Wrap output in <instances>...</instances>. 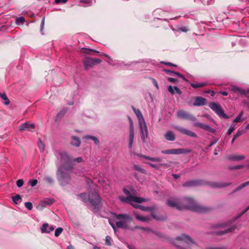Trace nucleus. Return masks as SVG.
Segmentation results:
<instances>
[{
  "label": "nucleus",
  "mask_w": 249,
  "mask_h": 249,
  "mask_svg": "<svg viewBox=\"0 0 249 249\" xmlns=\"http://www.w3.org/2000/svg\"><path fill=\"white\" fill-rule=\"evenodd\" d=\"M167 205L171 208H175L178 210L189 209L201 213H207L211 210V208L202 206L190 197H186L182 199L178 198H172L167 201Z\"/></svg>",
  "instance_id": "obj_1"
},
{
  "label": "nucleus",
  "mask_w": 249,
  "mask_h": 249,
  "mask_svg": "<svg viewBox=\"0 0 249 249\" xmlns=\"http://www.w3.org/2000/svg\"><path fill=\"white\" fill-rule=\"evenodd\" d=\"M115 218L119 220L116 222V226L119 228L126 229L128 228L127 223H130L132 218L126 214H114Z\"/></svg>",
  "instance_id": "obj_2"
},
{
  "label": "nucleus",
  "mask_w": 249,
  "mask_h": 249,
  "mask_svg": "<svg viewBox=\"0 0 249 249\" xmlns=\"http://www.w3.org/2000/svg\"><path fill=\"white\" fill-rule=\"evenodd\" d=\"M56 178L61 186H65L69 183L71 177L69 174L64 171L62 167H59L56 173Z\"/></svg>",
  "instance_id": "obj_3"
},
{
  "label": "nucleus",
  "mask_w": 249,
  "mask_h": 249,
  "mask_svg": "<svg viewBox=\"0 0 249 249\" xmlns=\"http://www.w3.org/2000/svg\"><path fill=\"white\" fill-rule=\"evenodd\" d=\"M102 199L99 195L95 191L89 192V201L90 204L93 207L94 209L98 210L101 208V201Z\"/></svg>",
  "instance_id": "obj_4"
},
{
  "label": "nucleus",
  "mask_w": 249,
  "mask_h": 249,
  "mask_svg": "<svg viewBox=\"0 0 249 249\" xmlns=\"http://www.w3.org/2000/svg\"><path fill=\"white\" fill-rule=\"evenodd\" d=\"M209 107L211 109L217 113L220 117H222L225 119L229 118V116L224 113L221 106L218 104L214 102L211 103L209 105Z\"/></svg>",
  "instance_id": "obj_5"
},
{
  "label": "nucleus",
  "mask_w": 249,
  "mask_h": 249,
  "mask_svg": "<svg viewBox=\"0 0 249 249\" xmlns=\"http://www.w3.org/2000/svg\"><path fill=\"white\" fill-rule=\"evenodd\" d=\"M175 241L180 242H184L188 246L190 245H196V242L188 235L186 234H181L175 238Z\"/></svg>",
  "instance_id": "obj_6"
},
{
  "label": "nucleus",
  "mask_w": 249,
  "mask_h": 249,
  "mask_svg": "<svg viewBox=\"0 0 249 249\" xmlns=\"http://www.w3.org/2000/svg\"><path fill=\"white\" fill-rule=\"evenodd\" d=\"M191 152L189 149H170V150H164L161 151V153L165 154H181L188 153Z\"/></svg>",
  "instance_id": "obj_7"
},
{
  "label": "nucleus",
  "mask_w": 249,
  "mask_h": 249,
  "mask_svg": "<svg viewBox=\"0 0 249 249\" xmlns=\"http://www.w3.org/2000/svg\"><path fill=\"white\" fill-rule=\"evenodd\" d=\"M120 200L122 202H125L127 200L130 202H134L138 203H141L144 201V198L135 196L132 195H130L127 197L121 196L120 197Z\"/></svg>",
  "instance_id": "obj_8"
},
{
  "label": "nucleus",
  "mask_w": 249,
  "mask_h": 249,
  "mask_svg": "<svg viewBox=\"0 0 249 249\" xmlns=\"http://www.w3.org/2000/svg\"><path fill=\"white\" fill-rule=\"evenodd\" d=\"M140 127V135H141V140L143 142H146V139L148 137V131L146 123H143L139 124Z\"/></svg>",
  "instance_id": "obj_9"
},
{
  "label": "nucleus",
  "mask_w": 249,
  "mask_h": 249,
  "mask_svg": "<svg viewBox=\"0 0 249 249\" xmlns=\"http://www.w3.org/2000/svg\"><path fill=\"white\" fill-rule=\"evenodd\" d=\"M177 116L179 118L188 119L193 121L196 120L193 115L190 114L188 112H186V111H183V110H179L177 111Z\"/></svg>",
  "instance_id": "obj_10"
},
{
  "label": "nucleus",
  "mask_w": 249,
  "mask_h": 249,
  "mask_svg": "<svg viewBox=\"0 0 249 249\" xmlns=\"http://www.w3.org/2000/svg\"><path fill=\"white\" fill-rule=\"evenodd\" d=\"M204 184V181L199 179L191 180L186 181L183 184L182 186L184 187H193L200 186Z\"/></svg>",
  "instance_id": "obj_11"
},
{
  "label": "nucleus",
  "mask_w": 249,
  "mask_h": 249,
  "mask_svg": "<svg viewBox=\"0 0 249 249\" xmlns=\"http://www.w3.org/2000/svg\"><path fill=\"white\" fill-rule=\"evenodd\" d=\"M194 102L193 104V106L195 107H201L205 106L207 104V101L206 98L197 96L194 97Z\"/></svg>",
  "instance_id": "obj_12"
},
{
  "label": "nucleus",
  "mask_w": 249,
  "mask_h": 249,
  "mask_svg": "<svg viewBox=\"0 0 249 249\" xmlns=\"http://www.w3.org/2000/svg\"><path fill=\"white\" fill-rule=\"evenodd\" d=\"M174 128L176 131L180 132L181 133L186 134L187 135H188L190 137H192L193 138L197 137V135L195 132H194L191 130H188V129H186L185 128H184L183 127H180L178 126H175L174 127Z\"/></svg>",
  "instance_id": "obj_13"
},
{
  "label": "nucleus",
  "mask_w": 249,
  "mask_h": 249,
  "mask_svg": "<svg viewBox=\"0 0 249 249\" xmlns=\"http://www.w3.org/2000/svg\"><path fill=\"white\" fill-rule=\"evenodd\" d=\"M130 122V130L129 135V144L128 147L131 149L132 147L133 139L134 137V130L133 128V122L131 118H129Z\"/></svg>",
  "instance_id": "obj_14"
},
{
  "label": "nucleus",
  "mask_w": 249,
  "mask_h": 249,
  "mask_svg": "<svg viewBox=\"0 0 249 249\" xmlns=\"http://www.w3.org/2000/svg\"><path fill=\"white\" fill-rule=\"evenodd\" d=\"M156 209V206H153L152 207H150L149 208V210L151 211V215L152 217L157 221H164L166 219V216L161 215L160 214H157L154 211V210Z\"/></svg>",
  "instance_id": "obj_15"
},
{
  "label": "nucleus",
  "mask_w": 249,
  "mask_h": 249,
  "mask_svg": "<svg viewBox=\"0 0 249 249\" xmlns=\"http://www.w3.org/2000/svg\"><path fill=\"white\" fill-rule=\"evenodd\" d=\"M236 227H237L235 225H232L231 226H230V227H228L227 229L224 230L214 231L213 234L215 235H224L233 231L236 228Z\"/></svg>",
  "instance_id": "obj_16"
},
{
  "label": "nucleus",
  "mask_w": 249,
  "mask_h": 249,
  "mask_svg": "<svg viewBox=\"0 0 249 249\" xmlns=\"http://www.w3.org/2000/svg\"><path fill=\"white\" fill-rule=\"evenodd\" d=\"M35 128V125L29 122L22 124L19 126L20 131H32Z\"/></svg>",
  "instance_id": "obj_17"
},
{
  "label": "nucleus",
  "mask_w": 249,
  "mask_h": 249,
  "mask_svg": "<svg viewBox=\"0 0 249 249\" xmlns=\"http://www.w3.org/2000/svg\"><path fill=\"white\" fill-rule=\"evenodd\" d=\"M194 126L201 128L206 131H208L213 133L215 132V130L214 129L212 128L209 125L199 122L195 123L194 124Z\"/></svg>",
  "instance_id": "obj_18"
},
{
  "label": "nucleus",
  "mask_w": 249,
  "mask_h": 249,
  "mask_svg": "<svg viewBox=\"0 0 249 249\" xmlns=\"http://www.w3.org/2000/svg\"><path fill=\"white\" fill-rule=\"evenodd\" d=\"M194 126L201 128L206 131H208L213 133L215 132V130L214 129L212 128L209 125L199 122L195 123L194 124Z\"/></svg>",
  "instance_id": "obj_19"
},
{
  "label": "nucleus",
  "mask_w": 249,
  "mask_h": 249,
  "mask_svg": "<svg viewBox=\"0 0 249 249\" xmlns=\"http://www.w3.org/2000/svg\"><path fill=\"white\" fill-rule=\"evenodd\" d=\"M231 184V183L227 182H212L210 184V186L213 188H222V187H228Z\"/></svg>",
  "instance_id": "obj_20"
},
{
  "label": "nucleus",
  "mask_w": 249,
  "mask_h": 249,
  "mask_svg": "<svg viewBox=\"0 0 249 249\" xmlns=\"http://www.w3.org/2000/svg\"><path fill=\"white\" fill-rule=\"evenodd\" d=\"M227 159L231 160L239 161L244 160L245 159V156L243 155H230L227 156Z\"/></svg>",
  "instance_id": "obj_21"
},
{
  "label": "nucleus",
  "mask_w": 249,
  "mask_h": 249,
  "mask_svg": "<svg viewBox=\"0 0 249 249\" xmlns=\"http://www.w3.org/2000/svg\"><path fill=\"white\" fill-rule=\"evenodd\" d=\"M164 137L165 139L169 141H174L176 139V135L175 133L172 131H168L164 134Z\"/></svg>",
  "instance_id": "obj_22"
},
{
  "label": "nucleus",
  "mask_w": 249,
  "mask_h": 249,
  "mask_svg": "<svg viewBox=\"0 0 249 249\" xmlns=\"http://www.w3.org/2000/svg\"><path fill=\"white\" fill-rule=\"evenodd\" d=\"M133 111L135 112L136 115L137 116L138 121H139V124H142L143 123H145V120L143 118V116L142 114V112L140 111L139 109H136L134 108H133Z\"/></svg>",
  "instance_id": "obj_23"
},
{
  "label": "nucleus",
  "mask_w": 249,
  "mask_h": 249,
  "mask_svg": "<svg viewBox=\"0 0 249 249\" xmlns=\"http://www.w3.org/2000/svg\"><path fill=\"white\" fill-rule=\"evenodd\" d=\"M81 52L83 53L91 55H97L99 53L98 52L94 50L90 49L89 48H83L81 49Z\"/></svg>",
  "instance_id": "obj_24"
},
{
  "label": "nucleus",
  "mask_w": 249,
  "mask_h": 249,
  "mask_svg": "<svg viewBox=\"0 0 249 249\" xmlns=\"http://www.w3.org/2000/svg\"><path fill=\"white\" fill-rule=\"evenodd\" d=\"M72 160H71L62 163V165L60 167H61V169H65L67 170H71L73 168L72 165Z\"/></svg>",
  "instance_id": "obj_25"
},
{
  "label": "nucleus",
  "mask_w": 249,
  "mask_h": 249,
  "mask_svg": "<svg viewBox=\"0 0 249 249\" xmlns=\"http://www.w3.org/2000/svg\"><path fill=\"white\" fill-rule=\"evenodd\" d=\"M135 215L136 218L139 221L149 222L151 220V218L149 216H142L138 214L137 213H135Z\"/></svg>",
  "instance_id": "obj_26"
},
{
  "label": "nucleus",
  "mask_w": 249,
  "mask_h": 249,
  "mask_svg": "<svg viewBox=\"0 0 249 249\" xmlns=\"http://www.w3.org/2000/svg\"><path fill=\"white\" fill-rule=\"evenodd\" d=\"M60 155V157H61V161H62V163L72 160L71 157L66 152L61 153Z\"/></svg>",
  "instance_id": "obj_27"
},
{
  "label": "nucleus",
  "mask_w": 249,
  "mask_h": 249,
  "mask_svg": "<svg viewBox=\"0 0 249 249\" xmlns=\"http://www.w3.org/2000/svg\"><path fill=\"white\" fill-rule=\"evenodd\" d=\"M77 196L80 197L84 203H87L89 201V194L86 193H81L77 195Z\"/></svg>",
  "instance_id": "obj_28"
},
{
  "label": "nucleus",
  "mask_w": 249,
  "mask_h": 249,
  "mask_svg": "<svg viewBox=\"0 0 249 249\" xmlns=\"http://www.w3.org/2000/svg\"><path fill=\"white\" fill-rule=\"evenodd\" d=\"M81 142L79 138L76 136H72L71 144L74 146L79 147L80 145Z\"/></svg>",
  "instance_id": "obj_29"
},
{
  "label": "nucleus",
  "mask_w": 249,
  "mask_h": 249,
  "mask_svg": "<svg viewBox=\"0 0 249 249\" xmlns=\"http://www.w3.org/2000/svg\"><path fill=\"white\" fill-rule=\"evenodd\" d=\"M191 87L194 89H197L200 88L204 87L208 85L207 82H204L201 83H192L191 84Z\"/></svg>",
  "instance_id": "obj_30"
},
{
  "label": "nucleus",
  "mask_w": 249,
  "mask_h": 249,
  "mask_svg": "<svg viewBox=\"0 0 249 249\" xmlns=\"http://www.w3.org/2000/svg\"><path fill=\"white\" fill-rule=\"evenodd\" d=\"M139 156L146 160H150L154 162H160L162 160L160 158H153L142 154H140Z\"/></svg>",
  "instance_id": "obj_31"
},
{
  "label": "nucleus",
  "mask_w": 249,
  "mask_h": 249,
  "mask_svg": "<svg viewBox=\"0 0 249 249\" xmlns=\"http://www.w3.org/2000/svg\"><path fill=\"white\" fill-rule=\"evenodd\" d=\"M53 199H46L42 201V206L43 207L50 206L53 204Z\"/></svg>",
  "instance_id": "obj_32"
},
{
  "label": "nucleus",
  "mask_w": 249,
  "mask_h": 249,
  "mask_svg": "<svg viewBox=\"0 0 249 249\" xmlns=\"http://www.w3.org/2000/svg\"><path fill=\"white\" fill-rule=\"evenodd\" d=\"M0 97L3 99L5 101V104L6 105H8L10 104V100H9L5 92L1 93L0 92Z\"/></svg>",
  "instance_id": "obj_33"
},
{
  "label": "nucleus",
  "mask_w": 249,
  "mask_h": 249,
  "mask_svg": "<svg viewBox=\"0 0 249 249\" xmlns=\"http://www.w3.org/2000/svg\"><path fill=\"white\" fill-rule=\"evenodd\" d=\"M25 21V19L23 17H19L16 18V24L17 25H20L24 23Z\"/></svg>",
  "instance_id": "obj_34"
},
{
  "label": "nucleus",
  "mask_w": 249,
  "mask_h": 249,
  "mask_svg": "<svg viewBox=\"0 0 249 249\" xmlns=\"http://www.w3.org/2000/svg\"><path fill=\"white\" fill-rule=\"evenodd\" d=\"M44 179L46 182L50 184H51L53 182V179L50 176L45 177Z\"/></svg>",
  "instance_id": "obj_35"
},
{
  "label": "nucleus",
  "mask_w": 249,
  "mask_h": 249,
  "mask_svg": "<svg viewBox=\"0 0 249 249\" xmlns=\"http://www.w3.org/2000/svg\"><path fill=\"white\" fill-rule=\"evenodd\" d=\"M133 168L134 170H136L139 172H140L143 174H146V171L145 169H143V168H142L141 167H139V166L137 165H134Z\"/></svg>",
  "instance_id": "obj_36"
},
{
  "label": "nucleus",
  "mask_w": 249,
  "mask_h": 249,
  "mask_svg": "<svg viewBox=\"0 0 249 249\" xmlns=\"http://www.w3.org/2000/svg\"><path fill=\"white\" fill-rule=\"evenodd\" d=\"M245 133V131L244 129H239L237 131L235 134L233 135L236 138H237L238 137H240L241 135H243Z\"/></svg>",
  "instance_id": "obj_37"
},
{
  "label": "nucleus",
  "mask_w": 249,
  "mask_h": 249,
  "mask_svg": "<svg viewBox=\"0 0 249 249\" xmlns=\"http://www.w3.org/2000/svg\"><path fill=\"white\" fill-rule=\"evenodd\" d=\"M150 232L153 233L154 234H155L156 236H158V237H160V238H163L164 237V235L163 234H162L161 232L159 231H155L152 230V231H151Z\"/></svg>",
  "instance_id": "obj_38"
},
{
  "label": "nucleus",
  "mask_w": 249,
  "mask_h": 249,
  "mask_svg": "<svg viewBox=\"0 0 249 249\" xmlns=\"http://www.w3.org/2000/svg\"><path fill=\"white\" fill-rule=\"evenodd\" d=\"M244 112L243 111H242L240 112V113L238 114V116H236V117L234 119L233 121V123H238L241 121V118L243 115Z\"/></svg>",
  "instance_id": "obj_39"
},
{
  "label": "nucleus",
  "mask_w": 249,
  "mask_h": 249,
  "mask_svg": "<svg viewBox=\"0 0 249 249\" xmlns=\"http://www.w3.org/2000/svg\"><path fill=\"white\" fill-rule=\"evenodd\" d=\"M167 73H170L172 72V73H175V74L177 75L179 77L182 78L185 81H186V79L183 76V75L181 74L180 73H179L178 72H173L169 70H165V71Z\"/></svg>",
  "instance_id": "obj_40"
},
{
  "label": "nucleus",
  "mask_w": 249,
  "mask_h": 249,
  "mask_svg": "<svg viewBox=\"0 0 249 249\" xmlns=\"http://www.w3.org/2000/svg\"><path fill=\"white\" fill-rule=\"evenodd\" d=\"M63 232V228L62 227H58L56 229L55 232H54V235L56 237H58L59 235H60L62 232Z\"/></svg>",
  "instance_id": "obj_41"
},
{
  "label": "nucleus",
  "mask_w": 249,
  "mask_h": 249,
  "mask_svg": "<svg viewBox=\"0 0 249 249\" xmlns=\"http://www.w3.org/2000/svg\"><path fill=\"white\" fill-rule=\"evenodd\" d=\"M21 200V197L19 195L17 194L15 196L12 197V200L14 204H17L18 201Z\"/></svg>",
  "instance_id": "obj_42"
},
{
  "label": "nucleus",
  "mask_w": 249,
  "mask_h": 249,
  "mask_svg": "<svg viewBox=\"0 0 249 249\" xmlns=\"http://www.w3.org/2000/svg\"><path fill=\"white\" fill-rule=\"evenodd\" d=\"M249 210V208H248V206L244 210V211L241 213H240V214H238L237 216H236L235 217H234L233 218V221H235L237 218H240L242 215H243L245 213H246Z\"/></svg>",
  "instance_id": "obj_43"
},
{
  "label": "nucleus",
  "mask_w": 249,
  "mask_h": 249,
  "mask_svg": "<svg viewBox=\"0 0 249 249\" xmlns=\"http://www.w3.org/2000/svg\"><path fill=\"white\" fill-rule=\"evenodd\" d=\"M135 228L136 229H140V230H143V231H146L147 232H150L151 231H152V229H151L150 228H149V227L145 228V227H139V226H136L135 227Z\"/></svg>",
  "instance_id": "obj_44"
},
{
  "label": "nucleus",
  "mask_w": 249,
  "mask_h": 249,
  "mask_svg": "<svg viewBox=\"0 0 249 249\" xmlns=\"http://www.w3.org/2000/svg\"><path fill=\"white\" fill-rule=\"evenodd\" d=\"M106 245L107 246H111L112 245V240L111 237L107 235L106 237Z\"/></svg>",
  "instance_id": "obj_45"
},
{
  "label": "nucleus",
  "mask_w": 249,
  "mask_h": 249,
  "mask_svg": "<svg viewBox=\"0 0 249 249\" xmlns=\"http://www.w3.org/2000/svg\"><path fill=\"white\" fill-rule=\"evenodd\" d=\"M244 167V165H236L235 166L232 167H229V169L230 170H239V169H242V168Z\"/></svg>",
  "instance_id": "obj_46"
},
{
  "label": "nucleus",
  "mask_w": 249,
  "mask_h": 249,
  "mask_svg": "<svg viewBox=\"0 0 249 249\" xmlns=\"http://www.w3.org/2000/svg\"><path fill=\"white\" fill-rule=\"evenodd\" d=\"M79 1L85 3L86 6H90L92 3V0H80Z\"/></svg>",
  "instance_id": "obj_47"
},
{
  "label": "nucleus",
  "mask_w": 249,
  "mask_h": 249,
  "mask_svg": "<svg viewBox=\"0 0 249 249\" xmlns=\"http://www.w3.org/2000/svg\"><path fill=\"white\" fill-rule=\"evenodd\" d=\"M67 110L68 109L67 108L63 109L62 110L57 113V117H62L67 112Z\"/></svg>",
  "instance_id": "obj_48"
},
{
  "label": "nucleus",
  "mask_w": 249,
  "mask_h": 249,
  "mask_svg": "<svg viewBox=\"0 0 249 249\" xmlns=\"http://www.w3.org/2000/svg\"><path fill=\"white\" fill-rule=\"evenodd\" d=\"M45 25V17L43 18L41 20V24H40V32L42 35H44L43 32V30L44 27Z\"/></svg>",
  "instance_id": "obj_49"
},
{
  "label": "nucleus",
  "mask_w": 249,
  "mask_h": 249,
  "mask_svg": "<svg viewBox=\"0 0 249 249\" xmlns=\"http://www.w3.org/2000/svg\"><path fill=\"white\" fill-rule=\"evenodd\" d=\"M48 228H49V225L48 224L46 223L43 224V226H42V228H41V230H42V232H47Z\"/></svg>",
  "instance_id": "obj_50"
},
{
  "label": "nucleus",
  "mask_w": 249,
  "mask_h": 249,
  "mask_svg": "<svg viewBox=\"0 0 249 249\" xmlns=\"http://www.w3.org/2000/svg\"><path fill=\"white\" fill-rule=\"evenodd\" d=\"M24 184V181L23 179H19L16 181V185L18 187H21L23 186Z\"/></svg>",
  "instance_id": "obj_51"
},
{
  "label": "nucleus",
  "mask_w": 249,
  "mask_h": 249,
  "mask_svg": "<svg viewBox=\"0 0 249 249\" xmlns=\"http://www.w3.org/2000/svg\"><path fill=\"white\" fill-rule=\"evenodd\" d=\"M177 31L178 32H187L188 31V29L185 26H183L178 28Z\"/></svg>",
  "instance_id": "obj_52"
},
{
  "label": "nucleus",
  "mask_w": 249,
  "mask_h": 249,
  "mask_svg": "<svg viewBox=\"0 0 249 249\" xmlns=\"http://www.w3.org/2000/svg\"><path fill=\"white\" fill-rule=\"evenodd\" d=\"M25 206L29 210H31L33 209V205L32 203L29 202H26Z\"/></svg>",
  "instance_id": "obj_53"
},
{
  "label": "nucleus",
  "mask_w": 249,
  "mask_h": 249,
  "mask_svg": "<svg viewBox=\"0 0 249 249\" xmlns=\"http://www.w3.org/2000/svg\"><path fill=\"white\" fill-rule=\"evenodd\" d=\"M85 64V69L87 70H89L90 68L93 67L94 63H84Z\"/></svg>",
  "instance_id": "obj_54"
},
{
  "label": "nucleus",
  "mask_w": 249,
  "mask_h": 249,
  "mask_svg": "<svg viewBox=\"0 0 249 249\" xmlns=\"http://www.w3.org/2000/svg\"><path fill=\"white\" fill-rule=\"evenodd\" d=\"M31 187H35L37 183V180L36 179H33L29 181Z\"/></svg>",
  "instance_id": "obj_55"
},
{
  "label": "nucleus",
  "mask_w": 249,
  "mask_h": 249,
  "mask_svg": "<svg viewBox=\"0 0 249 249\" xmlns=\"http://www.w3.org/2000/svg\"><path fill=\"white\" fill-rule=\"evenodd\" d=\"M174 90L179 95H180L182 94V91L181 90L178 89L177 87H174Z\"/></svg>",
  "instance_id": "obj_56"
},
{
  "label": "nucleus",
  "mask_w": 249,
  "mask_h": 249,
  "mask_svg": "<svg viewBox=\"0 0 249 249\" xmlns=\"http://www.w3.org/2000/svg\"><path fill=\"white\" fill-rule=\"evenodd\" d=\"M38 147L40 150L42 151L44 150V145L41 141L39 140V143L38 144Z\"/></svg>",
  "instance_id": "obj_57"
},
{
  "label": "nucleus",
  "mask_w": 249,
  "mask_h": 249,
  "mask_svg": "<svg viewBox=\"0 0 249 249\" xmlns=\"http://www.w3.org/2000/svg\"><path fill=\"white\" fill-rule=\"evenodd\" d=\"M68 0H55V3L56 4L65 3Z\"/></svg>",
  "instance_id": "obj_58"
},
{
  "label": "nucleus",
  "mask_w": 249,
  "mask_h": 249,
  "mask_svg": "<svg viewBox=\"0 0 249 249\" xmlns=\"http://www.w3.org/2000/svg\"><path fill=\"white\" fill-rule=\"evenodd\" d=\"M206 249H226L225 247H209L206 248Z\"/></svg>",
  "instance_id": "obj_59"
},
{
  "label": "nucleus",
  "mask_w": 249,
  "mask_h": 249,
  "mask_svg": "<svg viewBox=\"0 0 249 249\" xmlns=\"http://www.w3.org/2000/svg\"><path fill=\"white\" fill-rule=\"evenodd\" d=\"M234 130H235V127L234 126H231L230 127V128L228 129V131L227 132L228 134L229 135H230Z\"/></svg>",
  "instance_id": "obj_60"
},
{
  "label": "nucleus",
  "mask_w": 249,
  "mask_h": 249,
  "mask_svg": "<svg viewBox=\"0 0 249 249\" xmlns=\"http://www.w3.org/2000/svg\"><path fill=\"white\" fill-rule=\"evenodd\" d=\"M228 225H229V223H223V224H220V225H216V227H224V228H226Z\"/></svg>",
  "instance_id": "obj_61"
},
{
  "label": "nucleus",
  "mask_w": 249,
  "mask_h": 249,
  "mask_svg": "<svg viewBox=\"0 0 249 249\" xmlns=\"http://www.w3.org/2000/svg\"><path fill=\"white\" fill-rule=\"evenodd\" d=\"M168 91L172 94H174L175 93V90L174 89V87H173L171 86H169L168 87Z\"/></svg>",
  "instance_id": "obj_62"
},
{
  "label": "nucleus",
  "mask_w": 249,
  "mask_h": 249,
  "mask_svg": "<svg viewBox=\"0 0 249 249\" xmlns=\"http://www.w3.org/2000/svg\"><path fill=\"white\" fill-rule=\"evenodd\" d=\"M168 80L169 81L172 82L173 83H176L178 81V80L177 79H175V78H174L172 77H169L168 78Z\"/></svg>",
  "instance_id": "obj_63"
},
{
  "label": "nucleus",
  "mask_w": 249,
  "mask_h": 249,
  "mask_svg": "<svg viewBox=\"0 0 249 249\" xmlns=\"http://www.w3.org/2000/svg\"><path fill=\"white\" fill-rule=\"evenodd\" d=\"M123 191H124V193L126 196H130V195H132L130 194V193L129 191V190H128L127 189H126V188H124V190H123Z\"/></svg>",
  "instance_id": "obj_64"
}]
</instances>
